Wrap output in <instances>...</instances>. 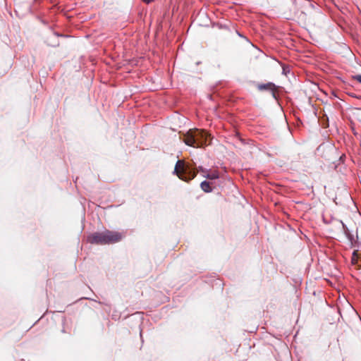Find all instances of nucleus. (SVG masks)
<instances>
[{
  "label": "nucleus",
  "instance_id": "obj_1",
  "mask_svg": "<svg viewBox=\"0 0 361 361\" xmlns=\"http://www.w3.org/2000/svg\"><path fill=\"white\" fill-rule=\"evenodd\" d=\"M123 235L118 231L105 230L96 232L88 236L87 241L91 244L106 245L113 244L122 240Z\"/></svg>",
  "mask_w": 361,
  "mask_h": 361
},
{
  "label": "nucleus",
  "instance_id": "obj_2",
  "mask_svg": "<svg viewBox=\"0 0 361 361\" xmlns=\"http://www.w3.org/2000/svg\"><path fill=\"white\" fill-rule=\"evenodd\" d=\"M207 137L208 133L204 130L199 129L190 130L186 134L184 142L188 146L201 147L206 145Z\"/></svg>",
  "mask_w": 361,
  "mask_h": 361
},
{
  "label": "nucleus",
  "instance_id": "obj_3",
  "mask_svg": "<svg viewBox=\"0 0 361 361\" xmlns=\"http://www.w3.org/2000/svg\"><path fill=\"white\" fill-rule=\"evenodd\" d=\"M173 173L186 182L192 180L197 175V172L190 166L181 160L177 161Z\"/></svg>",
  "mask_w": 361,
  "mask_h": 361
},
{
  "label": "nucleus",
  "instance_id": "obj_4",
  "mask_svg": "<svg viewBox=\"0 0 361 361\" xmlns=\"http://www.w3.org/2000/svg\"><path fill=\"white\" fill-rule=\"evenodd\" d=\"M257 89L259 91H263V90L271 91V92H272L273 97H276V94H275L276 85L273 82H267V83H265V84H259L257 86Z\"/></svg>",
  "mask_w": 361,
  "mask_h": 361
},
{
  "label": "nucleus",
  "instance_id": "obj_5",
  "mask_svg": "<svg viewBox=\"0 0 361 361\" xmlns=\"http://www.w3.org/2000/svg\"><path fill=\"white\" fill-rule=\"evenodd\" d=\"M200 188L205 192H212V188L211 187L209 182L207 180H203L200 183Z\"/></svg>",
  "mask_w": 361,
  "mask_h": 361
},
{
  "label": "nucleus",
  "instance_id": "obj_6",
  "mask_svg": "<svg viewBox=\"0 0 361 361\" xmlns=\"http://www.w3.org/2000/svg\"><path fill=\"white\" fill-rule=\"evenodd\" d=\"M341 224H342L343 231L345 236L350 240H353V235L350 233V231L348 228V226L342 221H341Z\"/></svg>",
  "mask_w": 361,
  "mask_h": 361
},
{
  "label": "nucleus",
  "instance_id": "obj_7",
  "mask_svg": "<svg viewBox=\"0 0 361 361\" xmlns=\"http://www.w3.org/2000/svg\"><path fill=\"white\" fill-rule=\"evenodd\" d=\"M202 176L204 178L210 180H215L219 177V173L217 171H212L211 173L207 172L206 174H202Z\"/></svg>",
  "mask_w": 361,
  "mask_h": 361
},
{
  "label": "nucleus",
  "instance_id": "obj_8",
  "mask_svg": "<svg viewBox=\"0 0 361 361\" xmlns=\"http://www.w3.org/2000/svg\"><path fill=\"white\" fill-rule=\"evenodd\" d=\"M353 78L361 83V75H356L353 76Z\"/></svg>",
  "mask_w": 361,
  "mask_h": 361
},
{
  "label": "nucleus",
  "instance_id": "obj_9",
  "mask_svg": "<svg viewBox=\"0 0 361 361\" xmlns=\"http://www.w3.org/2000/svg\"><path fill=\"white\" fill-rule=\"evenodd\" d=\"M198 169L203 174H206L208 172L207 170L202 166H199Z\"/></svg>",
  "mask_w": 361,
  "mask_h": 361
},
{
  "label": "nucleus",
  "instance_id": "obj_10",
  "mask_svg": "<svg viewBox=\"0 0 361 361\" xmlns=\"http://www.w3.org/2000/svg\"><path fill=\"white\" fill-rule=\"evenodd\" d=\"M144 2L147 3V4H149L151 3L152 1H153L154 0H142Z\"/></svg>",
  "mask_w": 361,
  "mask_h": 361
},
{
  "label": "nucleus",
  "instance_id": "obj_11",
  "mask_svg": "<svg viewBox=\"0 0 361 361\" xmlns=\"http://www.w3.org/2000/svg\"><path fill=\"white\" fill-rule=\"evenodd\" d=\"M140 337H141V340H142V342H143V339H142V332H140Z\"/></svg>",
  "mask_w": 361,
  "mask_h": 361
},
{
  "label": "nucleus",
  "instance_id": "obj_12",
  "mask_svg": "<svg viewBox=\"0 0 361 361\" xmlns=\"http://www.w3.org/2000/svg\"><path fill=\"white\" fill-rule=\"evenodd\" d=\"M283 72L285 74L286 73V68H283Z\"/></svg>",
  "mask_w": 361,
  "mask_h": 361
}]
</instances>
